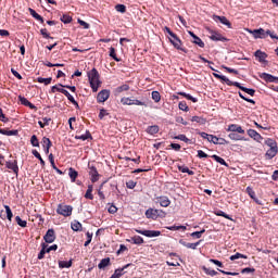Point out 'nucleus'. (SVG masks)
<instances>
[{
  "instance_id": "nucleus-57",
  "label": "nucleus",
  "mask_w": 278,
  "mask_h": 278,
  "mask_svg": "<svg viewBox=\"0 0 278 278\" xmlns=\"http://www.w3.org/2000/svg\"><path fill=\"white\" fill-rule=\"evenodd\" d=\"M98 116H99L100 121H103V118H105V116H110V113L108 112V110L101 109Z\"/></svg>"
},
{
  "instance_id": "nucleus-21",
  "label": "nucleus",
  "mask_w": 278,
  "mask_h": 278,
  "mask_svg": "<svg viewBox=\"0 0 278 278\" xmlns=\"http://www.w3.org/2000/svg\"><path fill=\"white\" fill-rule=\"evenodd\" d=\"M68 176H70L72 184H75V181H77V177H79V173L75 168L70 167Z\"/></svg>"
},
{
  "instance_id": "nucleus-12",
  "label": "nucleus",
  "mask_w": 278,
  "mask_h": 278,
  "mask_svg": "<svg viewBox=\"0 0 278 278\" xmlns=\"http://www.w3.org/2000/svg\"><path fill=\"white\" fill-rule=\"evenodd\" d=\"M248 136L255 140V142H262L264 140V137L257 132L255 129H248Z\"/></svg>"
},
{
  "instance_id": "nucleus-49",
  "label": "nucleus",
  "mask_w": 278,
  "mask_h": 278,
  "mask_svg": "<svg viewBox=\"0 0 278 278\" xmlns=\"http://www.w3.org/2000/svg\"><path fill=\"white\" fill-rule=\"evenodd\" d=\"M152 99L155 103H160V101H162V96L159 91H152Z\"/></svg>"
},
{
  "instance_id": "nucleus-13",
  "label": "nucleus",
  "mask_w": 278,
  "mask_h": 278,
  "mask_svg": "<svg viewBox=\"0 0 278 278\" xmlns=\"http://www.w3.org/2000/svg\"><path fill=\"white\" fill-rule=\"evenodd\" d=\"M232 86L239 88V90H242L243 92H247V94H250V97H255V89H249L238 81H235Z\"/></svg>"
},
{
  "instance_id": "nucleus-41",
  "label": "nucleus",
  "mask_w": 278,
  "mask_h": 278,
  "mask_svg": "<svg viewBox=\"0 0 278 278\" xmlns=\"http://www.w3.org/2000/svg\"><path fill=\"white\" fill-rule=\"evenodd\" d=\"M228 138H230V140H236V141H238V140H245L244 137H242L241 135H238L236 132H230L228 135Z\"/></svg>"
},
{
  "instance_id": "nucleus-54",
  "label": "nucleus",
  "mask_w": 278,
  "mask_h": 278,
  "mask_svg": "<svg viewBox=\"0 0 278 278\" xmlns=\"http://www.w3.org/2000/svg\"><path fill=\"white\" fill-rule=\"evenodd\" d=\"M61 21H62V23H64L65 25H68V23H72V22H73V17H71V16L67 15V14H64V15L61 17Z\"/></svg>"
},
{
  "instance_id": "nucleus-20",
  "label": "nucleus",
  "mask_w": 278,
  "mask_h": 278,
  "mask_svg": "<svg viewBox=\"0 0 278 278\" xmlns=\"http://www.w3.org/2000/svg\"><path fill=\"white\" fill-rule=\"evenodd\" d=\"M129 90V85L124 84L118 86L117 88L114 89V94L115 97H118V94L123 93V92H127Z\"/></svg>"
},
{
  "instance_id": "nucleus-29",
  "label": "nucleus",
  "mask_w": 278,
  "mask_h": 278,
  "mask_svg": "<svg viewBox=\"0 0 278 278\" xmlns=\"http://www.w3.org/2000/svg\"><path fill=\"white\" fill-rule=\"evenodd\" d=\"M211 157L215 160V162H217L218 164H222V166H226V168H229V164L225 161V159L216 154H213Z\"/></svg>"
},
{
  "instance_id": "nucleus-39",
  "label": "nucleus",
  "mask_w": 278,
  "mask_h": 278,
  "mask_svg": "<svg viewBox=\"0 0 278 278\" xmlns=\"http://www.w3.org/2000/svg\"><path fill=\"white\" fill-rule=\"evenodd\" d=\"M202 270H204L205 275H210V277H216V275H218V271L210 269L205 266L202 267Z\"/></svg>"
},
{
  "instance_id": "nucleus-6",
  "label": "nucleus",
  "mask_w": 278,
  "mask_h": 278,
  "mask_svg": "<svg viewBox=\"0 0 278 278\" xmlns=\"http://www.w3.org/2000/svg\"><path fill=\"white\" fill-rule=\"evenodd\" d=\"M165 215L166 213L162 210H157V208H148L146 211V217L147 218H152V220H156L157 217Z\"/></svg>"
},
{
  "instance_id": "nucleus-48",
  "label": "nucleus",
  "mask_w": 278,
  "mask_h": 278,
  "mask_svg": "<svg viewBox=\"0 0 278 278\" xmlns=\"http://www.w3.org/2000/svg\"><path fill=\"white\" fill-rule=\"evenodd\" d=\"M169 231H179V229H182V231H186L188 228L186 226H169L166 227Z\"/></svg>"
},
{
  "instance_id": "nucleus-40",
  "label": "nucleus",
  "mask_w": 278,
  "mask_h": 278,
  "mask_svg": "<svg viewBox=\"0 0 278 278\" xmlns=\"http://www.w3.org/2000/svg\"><path fill=\"white\" fill-rule=\"evenodd\" d=\"M37 81H38V84H43L45 86H49V84H51V81H53V78H51V77H49V78L38 77Z\"/></svg>"
},
{
  "instance_id": "nucleus-43",
  "label": "nucleus",
  "mask_w": 278,
  "mask_h": 278,
  "mask_svg": "<svg viewBox=\"0 0 278 278\" xmlns=\"http://www.w3.org/2000/svg\"><path fill=\"white\" fill-rule=\"evenodd\" d=\"M178 108L182 112H190V108L188 106V103H186V101H180Z\"/></svg>"
},
{
  "instance_id": "nucleus-10",
  "label": "nucleus",
  "mask_w": 278,
  "mask_h": 278,
  "mask_svg": "<svg viewBox=\"0 0 278 278\" xmlns=\"http://www.w3.org/2000/svg\"><path fill=\"white\" fill-rule=\"evenodd\" d=\"M5 167L9 168V170H13L14 175L18 176V161H7Z\"/></svg>"
},
{
  "instance_id": "nucleus-28",
  "label": "nucleus",
  "mask_w": 278,
  "mask_h": 278,
  "mask_svg": "<svg viewBox=\"0 0 278 278\" xmlns=\"http://www.w3.org/2000/svg\"><path fill=\"white\" fill-rule=\"evenodd\" d=\"M94 190V187L92 185H88V189L85 193V199H89V201H93L94 195L92 194V191Z\"/></svg>"
},
{
  "instance_id": "nucleus-18",
  "label": "nucleus",
  "mask_w": 278,
  "mask_h": 278,
  "mask_svg": "<svg viewBox=\"0 0 278 278\" xmlns=\"http://www.w3.org/2000/svg\"><path fill=\"white\" fill-rule=\"evenodd\" d=\"M201 242H203V240H199L195 243H188L184 239L179 240V244H181L182 247H186V249H192L193 251H195L197 247H199V244H201Z\"/></svg>"
},
{
  "instance_id": "nucleus-23",
  "label": "nucleus",
  "mask_w": 278,
  "mask_h": 278,
  "mask_svg": "<svg viewBox=\"0 0 278 278\" xmlns=\"http://www.w3.org/2000/svg\"><path fill=\"white\" fill-rule=\"evenodd\" d=\"M260 77L267 84H273V81H275V76L268 73H262L260 74Z\"/></svg>"
},
{
  "instance_id": "nucleus-64",
  "label": "nucleus",
  "mask_w": 278,
  "mask_h": 278,
  "mask_svg": "<svg viewBox=\"0 0 278 278\" xmlns=\"http://www.w3.org/2000/svg\"><path fill=\"white\" fill-rule=\"evenodd\" d=\"M222 68H224V71H227V73H232L233 75L239 74L237 70H233V68L225 66V65H222Z\"/></svg>"
},
{
  "instance_id": "nucleus-16",
  "label": "nucleus",
  "mask_w": 278,
  "mask_h": 278,
  "mask_svg": "<svg viewBox=\"0 0 278 278\" xmlns=\"http://www.w3.org/2000/svg\"><path fill=\"white\" fill-rule=\"evenodd\" d=\"M227 131L235 132V134H242V135L245 134V131L242 129V126L238 124H230L227 128Z\"/></svg>"
},
{
  "instance_id": "nucleus-17",
  "label": "nucleus",
  "mask_w": 278,
  "mask_h": 278,
  "mask_svg": "<svg viewBox=\"0 0 278 278\" xmlns=\"http://www.w3.org/2000/svg\"><path fill=\"white\" fill-rule=\"evenodd\" d=\"M89 175L91 177V182L97 184L99 181V172L97 170V167L90 166L89 167Z\"/></svg>"
},
{
  "instance_id": "nucleus-30",
  "label": "nucleus",
  "mask_w": 278,
  "mask_h": 278,
  "mask_svg": "<svg viewBox=\"0 0 278 278\" xmlns=\"http://www.w3.org/2000/svg\"><path fill=\"white\" fill-rule=\"evenodd\" d=\"M110 257H105V258H102L100 261V263L98 264V268H100V270H103V268H108V266H110Z\"/></svg>"
},
{
  "instance_id": "nucleus-25",
  "label": "nucleus",
  "mask_w": 278,
  "mask_h": 278,
  "mask_svg": "<svg viewBox=\"0 0 278 278\" xmlns=\"http://www.w3.org/2000/svg\"><path fill=\"white\" fill-rule=\"evenodd\" d=\"M147 134H149L150 136H155V134L160 132V126L157 125H152V126H148V128L146 129Z\"/></svg>"
},
{
  "instance_id": "nucleus-63",
  "label": "nucleus",
  "mask_w": 278,
  "mask_h": 278,
  "mask_svg": "<svg viewBox=\"0 0 278 278\" xmlns=\"http://www.w3.org/2000/svg\"><path fill=\"white\" fill-rule=\"evenodd\" d=\"M132 105H140V106L147 108V102L135 99L132 100Z\"/></svg>"
},
{
  "instance_id": "nucleus-27",
  "label": "nucleus",
  "mask_w": 278,
  "mask_h": 278,
  "mask_svg": "<svg viewBox=\"0 0 278 278\" xmlns=\"http://www.w3.org/2000/svg\"><path fill=\"white\" fill-rule=\"evenodd\" d=\"M277 153H278V148H269L265 155L267 160H273V157H275Z\"/></svg>"
},
{
  "instance_id": "nucleus-47",
  "label": "nucleus",
  "mask_w": 278,
  "mask_h": 278,
  "mask_svg": "<svg viewBox=\"0 0 278 278\" xmlns=\"http://www.w3.org/2000/svg\"><path fill=\"white\" fill-rule=\"evenodd\" d=\"M110 58H113V60H115V62H121V59H118V56H116V49L114 47L110 48Z\"/></svg>"
},
{
  "instance_id": "nucleus-33",
  "label": "nucleus",
  "mask_w": 278,
  "mask_h": 278,
  "mask_svg": "<svg viewBox=\"0 0 278 278\" xmlns=\"http://www.w3.org/2000/svg\"><path fill=\"white\" fill-rule=\"evenodd\" d=\"M0 134L2 136H18V130H7V129L1 128Z\"/></svg>"
},
{
  "instance_id": "nucleus-4",
  "label": "nucleus",
  "mask_w": 278,
  "mask_h": 278,
  "mask_svg": "<svg viewBox=\"0 0 278 278\" xmlns=\"http://www.w3.org/2000/svg\"><path fill=\"white\" fill-rule=\"evenodd\" d=\"M56 214H60V216H72L73 214V206L66 205V204H59L56 207Z\"/></svg>"
},
{
  "instance_id": "nucleus-56",
  "label": "nucleus",
  "mask_w": 278,
  "mask_h": 278,
  "mask_svg": "<svg viewBox=\"0 0 278 278\" xmlns=\"http://www.w3.org/2000/svg\"><path fill=\"white\" fill-rule=\"evenodd\" d=\"M72 229L73 231H81V223L79 222L72 223Z\"/></svg>"
},
{
  "instance_id": "nucleus-15",
  "label": "nucleus",
  "mask_w": 278,
  "mask_h": 278,
  "mask_svg": "<svg viewBox=\"0 0 278 278\" xmlns=\"http://www.w3.org/2000/svg\"><path fill=\"white\" fill-rule=\"evenodd\" d=\"M213 20L218 23H222V25H226V27H228V29H231V22H229V20H227V17L225 16H220V15H214Z\"/></svg>"
},
{
  "instance_id": "nucleus-50",
  "label": "nucleus",
  "mask_w": 278,
  "mask_h": 278,
  "mask_svg": "<svg viewBox=\"0 0 278 278\" xmlns=\"http://www.w3.org/2000/svg\"><path fill=\"white\" fill-rule=\"evenodd\" d=\"M115 10L121 14H125V12H127V7H125V4H116Z\"/></svg>"
},
{
  "instance_id": "nucleus-51",
  "label": "nucleus",
  "mask_w": 278,
  "mask_h": 278,
  "mask_svg": "<svg viewBox=\"0 0 278 278\" xmlns=\"http://www.w3.org/2000/svg\"><path fill=\"white\" fill-rule=\"evenodd\" d=\"M30 144L33 147H40V141H38V137L36 135L30 137Z\"/></svg>"
},
{
  "instance_id": "nucleus-58",
  "label": "nucleus",
  "mask_w": 278,
  "mask_h": 278,
  "mask_svg": "<svg viewBox=\"0 0 278 278\" xmlns=\"http://www.w3.org/2000/svg\"><path fill=\"white\" fill-rule=\"evenodd\" d=\"M203 233H205V229H202L200 231H194L191 233V238H197V239L202 238Z\"/></svg>"
},
{
  "instance_id": "nucleus-32",
  "label": "nucleus",
  "mask_w": 278,
  "mask_h": 278,
  "mask_svg": "<svg viewBox=\"0 0 278 278\" xmlns=\"http://www.w3.org/2000/svg\"><path fill=\"white\" fill-rule=\"evenodd\" d=\"M128 242H132V244H144V239L140 236H135L131 237V239L128 240Z\"/></svg>"
},
{
  "instance_id": "nucleus-9",
  "label": "nucleus",
  "mask_w": 278,
  "mask_h": 278,
  "mask_svg": "<svg viewBox=\"0 0 278 278\" xmlns=\"http://www.w3.org/2000/svg\"><path fill=\"white\" fill-rule=\"evenodd\" d=\"M110 99V90L103 89L101 90L97 96V102L98 103H105Z\"/></svg>"
},
{
  "instance_id": "nucleus-62",
  "label": "nucleus",
  "mask_w": 278,
  "mask_h": 278,
  "mask_svg": "<svg viewBox=\"0 0 278 278\" xmlns=\"http://www.w3.org/2000/svg\"><path fill=\"white\" fill-rule=\"evenodd\" d=\"M247 194H249L250 198L255 199V191L251 187H247L245 189Z\"/></svg>"
},
{
  "instance_id": "nucleus-34",
  "label": "nucleus",
  "mask_w": 278,
  "mask_h": 278,
  "mask_svg": "<svg viewBox=\"0 0 278 278\" xmlns=\"http://www.w3.org/2000/svg\"><path fill=\"white\" fill-rule=\"evenodd\" d=\"M47 247H49L47 243H41V250L38 254V260H45V254L48 253Z\"/></svg>"
},
{
  "instance_id": "nucleus-59",
  "label": "nucleus",
  "mask_w": 278,
  "mask_h": 278,
  "mask_svg": "<svg viewBox=\"0 0 278 278\" xmlns=\"http://www.w3.org/2000/svg\"><path fill=\"white\" fill-rule=\"evenodd\" d=\"M137 184H138L137 181L128 180L126 182V188H128L129 190H134V188H136Z\"/></svg>"
},
{
  "instance_id": "nucleus-61",
  "label": "nucleus",
  "mask_w": 278,
  "mask_h": 278,
  "mask_svg": "<svg viewBox=\"0 0 278 278\" xmlns=\"http://www.w3.org/2000/svg\"><path fill=\"white\" fill-rule=\"evenodd\" d=\"M175 140H181L182 142H190V139H188V137H186V135H178L176 137H174Z\"/></svg>"
},
{
  "instance_id": "nucleus-42",
  "label": "nucleus",
  "mask_w": 278,
  "mask_h": 278,
  "mask_svg": "<svg viewBox=\"0 0 278 278\" xmlns=\"http://www.w3.org/2000/svg\"><path fill=\"white\" fill-rule=\"evenodd\" d=\"M265 144H266L267 147H269V149H275V148H277V141H275L274 139H270V138H268V139L265 140Z\"/></svg>"
},
{
  "instance_id": "nucleus-46",
  "label": "nucleus",
  "mask_w": 278,
  "mask_h": 278,
  "mask_svg": "<svg viewBox=\"0 0 278 278\" xmlns=\"http://www.w3.org/2000/svg\"><path fill=\"white\" fill-rule=\"evenodd\" d=\"M60 92L62 93V94H64L67 99H68V101L70 102H75V98L71 94V92H68V90H60Z\"/></svg>"
},
{
  "instance_id": "nucleus-31",
  "label": "nucleus",
  "mask_w": 278,
  "mask_h": 278,
  "mask_svg": "<svg viewBox=\"0 0 278 278\" xmlns=\"http://www.w3.org/2000/svg\"><path fill=\"white\" fill-rule=\"evenodd\" d=\"M89 138L92 139V135L90 134V130H86L85 135H76L75 137L76 140H83V141L89 140Z\"/></svg>"
},
{
  "instance_id": "nucleus-38",
  "label": "nucleus",
  "mask_w": 278,
  "mask_h": 278,
  "mask_svg": "<svg viewBox=\"0 0 278 278\" xmlns=\"http://www.w3.org/2000/svg\"><path fill=\"white\" fill-rule=\"evenodd\" d=\"M41 144L45 148H51L53 147V143L51 142V139H49L48 137H43L41 140Z\"/></svg>"
},
{
  "instance_id": "nucleus-55",
  "label": "nucleus",
  "mask_w": 278,
  "mask_h": 278,
  "mask_svg": "<svg viewBox=\"0 0 278 278\" xmlns=\"http://www.w3.org/2000/svg\"><path fill=\"white\" fill-rule=\"evenodd\" d=\"M201 138H203L204 140H207L208 142H212V138H214V135H210L207 132H199Z\"/></svg>"
},
{
  "instance_id": "nucleus-3",
  "label": "nucleus",
  "mask_w": 278,
  "mask_h": 278,
  "mask_svg": "<svg viewBox=\"0 0 278 278\" xmlns=\"http://www.w3.org/2000/svg\"><path fill=\"white\" fill-rule=\"evenodd\" d=\"M210 36L208 38H211V40H213L214 42H229V39H227L226 37L222 36L220 33L211 29V28H206Z\"/></svg>"
},
{
  "instance_id": "nucleus-22",
  "label": "nucleus",
  "mask_w": 278,
  "mask_h": 278,
  "mask_svg": "<svg viewBox=\"0 0 278 278\" xmlns=\"http://www.w3.org/2000/svg\"><path fill=\"white\" fill-rule=\"evenodd\" d=\"M213 76L216 79H220L222 81L227 84V86H233V84L236 83V81H231L229 78H227V76H223V75H219V74H216V73H214Z\"/></svg>"
},
{
  "instance_id": "nucleus-1",
  "label": "nucleus",
  "mask_w": 278,
  "mask_h": 278,
  "mask_svg": "<svg viewBox=\"0 0 278 278\" xmlns=\"http://www.w3.org/2000/svg\"><path fill=\"white\" fill-rule=\"evenodd\" d=\"M164 31H166L169 36V42L173 45L177 51H182V53H188V49L184 48V42L177 36V34L173 33L168 26H165Z\"/></svg>"
},
{
  "instance_id": "nucleus-37",
  "label": "nucleus",
  "mask_w": 278,
  "mask_h": 278,
  "mask_svg": "<svg viewBox=\"0 0 278 278\" xmlns=\"http://www.w3.org/2000/svg\"><path fill=\"white\" fill-rule=\"evenodd\" d=\"M249 260V256L244 255V254H241L240 252H237L235 255H231L230 256V261L231 262H235V260Z\"/></svg>"
},
{
  "instance_id": "nucleus-52",
  "label": "nucleus",
  "mask_w": 278,
  "mask_h": 278,
  "mask_svg": "<svg viewBox=\"0 0 278 278\" xmlns=\"http://www.w3.org/2000/svg\"><path fill=\"white\" fill-rule=\"evenodd\" d=\"M215 215L222 216L223 218H227V220H231V216H229L227 213L223 212L222 210L216 211Z\"/></svg>"
},
{
  "instance_id": "nucleus-2",
  "label": "nucleus",
  "mask_w": 278,
  "mask_h": 278,
  "mask_svg": "<svg viewBox=\"0 0 278 278\" xmlns=\"http://www.w3.org/2000/svg\"><path fill=\"white\" fill-rule=\"evenodd\" d=\"M99 77V71H97V68H92L90 72H88L89 84L92 92L99 91V87L101 86V80Z\"/></svg>"
},
{
  "instance_id": "nucleus-24",
  "label": "nucleus",
  "mask_w": 278,
  "mask_h": 278,
  "mask_svg": "<svg viewBox=\"0 0 278 278\" xmlns=\"http://www.w3.org/2000/svg\"><path fill=\"white\" fill-rule=\"evenodd\" d=\"M211 142H213V144H229V141H227V139L218 138L216 136L211 137Z\"/></svg>"
},
{
  "instance_id": "nucleus-7",
  "label": "nucleus",
  "mask_w": 278,
  "mask_h": 278,
  "mask_svg": "<svg viewBox=\"0 0 278 278\" xmlns=\"http://www.w3.org/2000/svg\"><path fill=\"white\" fill-rule=\"evenodd\" d=\"M136 233H140L141 236H146V238H157L162 236V231L160 230H140L135 229Z\"/></svg>"
},
{
  "instance_id": "nucleus-45",
  "label": "nucleus",
  "mask_w": 278,
  "mask_h": 278,
  "mask_svg": "<svg viewBox=\"0 0 278 278\" xmlns=\"http://www.w3.org/2000/svg\"><path fill=\"white\" fill-rule=\"evenodd\" d=\"M15 223H16L20 227H23V228L27 227V220H23V219L21 218V216H16V217H15Z\"/></svg>"
},
{
  "instance_id": "nucleus-60",
  "label": "nucleus",
  "mask_w": 278,
  "mask_h": 278,
  "mask_svg": "<svg viewBox=\"0 0 278 278\" xmlns=\"http://www.w3.org/2000/svg\"><path fill=\"white\" fill-rule=\"evenodd\" d=\"M40 34H41V36H42L43 38H47V39L51 38V40H53V37H51V35H49L47 28H41V29H40Z\"/></svg>"
},
{
  "instance_id": "nucleus-26",
  "label": "nucleus",
  "mask_w": 278,
  "mask_h": 278,
  "mask_svg": "<svg viewBox=\"0 0 278 278\" xmlns=\"http://www.w3.org/2000/svg\"><path fill=\"white\" fill-rule=\"evenodd\" d=\"M28 12L30 16H33V18H36V21H40L41 23H45V18L42 17V15L38 14L36 10L29 8Z\"/></svg>"
},
{
  "instance_id": "nucleus-14",
  "label": "nucleus",
  "mask_w": 278,
  "mask_h": 278,
  "mask_svg": "<svg viewBox=\"0 0 278 278\" xmlns=\"http://www.w3.org/2000/svg\"><path fill=\"white\" fill-rule=\"evenodd\" d=\"M156 203H160L161 207H168L170 205V199L166 195L156 197Z\"/></svg>"
},
{
  "instance_id": "nucleus-5",
  "label": "nucleus",
  "mask_w": 278,
  "mask_h": 278,
  "mask_svg": "<svg viewBox=\"0 0 278 278\" xmlns=\"http://www.w3.org/2000/svg\"><path fill=\"white\" fill-rule=\"evenodd\" d=\"M249 34L253 35V38L255 40L257 39H264V38H268V34H270V30H265L264 28H258V29H248Z\"/></svg>"
},
{
  "instance_id": "nucleus-8",
  "label": "nucleus",
  "mask_w": 278,
  "mask_h": 278,
  "mask_svg": "<svg viewBox=\"0 0 278 278\" xmlns=\"http://www.w3.org/2000/svg\"><path fill=\"white\" fill-rule=\"evenodd\" d=\"M55 230L52 228L48 229L43 236V240L47 244H53V242H55Z\"/></svg>"
},
{
  "instance_id": "nucleus-19",
  "label": "nucleus",
  "mask_w": 278,
  "mask_h": 278,
  "mask_svg": "<svg viewBox=\"0 0 278 278\" xmlns=\"http://www.w3.org/2000/svg\"><path fill=\"white\" fill-rule=\"evenodd\" d=\"M189 35L191 36V38H193V45H198V47H200L201 49L205 47V42H203V40H201V38H199V36H197L194 33L189 30Z\"/></svg>"
},
{
  "instance_id": "nucleus-53",
  "label": "nucleus",
  "mask_w": 278,
  "mask_h": 278,
  "mask_svg": "<svg viewBox=\"0 0 278 278\" xmlns=\"http://www.w3.org/2000/svg\"><path fill=\"white\" fill-rule=\"evenodd\" d=\"M132 102H134V100L131 98L124 97L121 99L122 105H132Z\"/></svg>"
},
{
  "instance_id": "nucleus-36",
  "label": "nucleus",
  "mask_w": 278,
  "mask_h": 278,
  "mask_svg": "<svg viewBox=\"0 0 278 278\" xmlns=\"http://www.w3.org/2000/svg\"><path fill=\"white\" fill-rule=\"evenodd\" d=\"M192 123H198L199 125H205V123H207V119L201 117V116H193L191 118Z\"/></svg>"
},
{
  "instance_id": "nucleus-44",
  "label": "nucleus",
  "mask_w": 278,
  "mask_h": 278,
  "mask_svg": "<svg viewBox=\"0 0 278 278\" xmlns=\"http://www.w3.org/2000/svg\"><path fill=\"white\" fill-rule=\"evenodd\" d=\"M4 210L7 213L8 220L12 222V218L14 217V214L12 213V208H10L9 205H4Z\"/></svg>"
},
{
  "instance_id": "nucleus-35",
  "label": "nucleus",
  "mask_w": 278,
  "mask_h": 278,
  "mask_svg": "<svg viewBox=\"0 0 278 278\" xmlns=\"http://www.w3.org/2000/svg\"><path fill=\"white\" fill-rule=\"evenodd\" d=\"M73 261H59V268H71Z\"/></svg>"
},
{
  "instance_id": "nucleus-11",
  "label": "nucleus",
  "mask_w": 278,
  "mask_h": 278,
  "mask_svg": "<svg viewBox=\"0 0 278 278\" xmlns=\"http://www.w3.org/2000/svg\"><path fill=\"white\" fill-rule=\"evenodd\" d=\"M254 58L260 62L261 64H266V58H268V54L266 52H263L262 50H256L254 52Z\"/></svg>"
}]
</instances>
